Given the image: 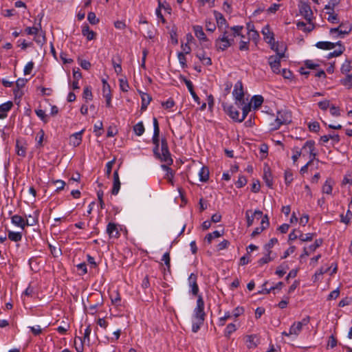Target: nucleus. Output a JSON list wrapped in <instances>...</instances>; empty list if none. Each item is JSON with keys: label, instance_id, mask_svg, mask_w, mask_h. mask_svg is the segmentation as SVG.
I'll return each instance as SVG.
<instances>
[{"label": "nucleus", "instance_id": "obj_1", "mask_svg": "<svg viewBox=\"0 0 352 352\" xmlns=\"http://www.w3.org/2000/svg\"><path fill=\"white\" fill-rule=\"evenodd\" d=\"M206 317L204 301L201 296H198L196 307L192 316V331L197 333L204 324Z\"/></svg>", "mask_w": 352, "mask_h": 352}, {"label": "nucleus", "instance_id": "obj_2", "mask_svg": "<svg viewBox=\"0 0 352 352\" xmlns=\"http://www.w3.org/2000/svg\"><path fill=\"white\" fill-rule=\"evenodd\" d=\"M292 122V113L287 109H281L277 111L276 119L270 123V130L276 131L282 125L288 124Z\"/></svg>", "mask_w": 352, "mask_h": 352}, {"label": "nucleus", "instance_id": "obj_3", "mask_svg": "<svg viewBox=\"0 0 352 352\" xmlns=\"http://www.w3.org/2000/svg\"><path fill=\"white\" fill-rule=\"evenodd\" d=\"M243 29V27L241 25H234L233 27L226 26V29L220 30L221 34L217 38L234 43V38L241 35V32Z\"/></svg>", "mask_w": 352, "mask_h": 352}, {"label": "nucleus", "instance_id": "obj_4", "mask_svg": "<svg viewBox=\"0 0 352 352\" xmlns=\"http://www.w3.org/2000/svg\"><path fill=\"white\" fill-rule=\"evenodd\" d=\"M304 150L309 149V160L307 163L301 167L300 173L304 175L307 173L309 166L314 164V161L319 162L316 158L317 153L316 152L315 142L314 140H307L303 145Z\"/></svg>", "mask_w": 352, "mask_h": 352}, {"label": "nucleus", "instance_id": "obj_5", "mask_svg": "<svg viewBox=\"0 0 352 352\" xmlns=\"http://www.w3.org/2000/svg\"><path fill=\"white\" fill-rule=\"evenodd\" d=\"M154 155L160 161L166 163L168 165H171L173 162L171 154L168 149L167 141L164 138L161 140V153L158 151V153Z\"/></svg>", "mask_w": 352, "mask_h": 352}, {"label": "nucleus", "instance_id": "obj_6", "mask_svg": "<svg viewBox=\"0 0 352 352\" xmlns=\"http://www.w3.org/2000/svg\"><path fill=\"white\" fill-rule=\"evenodd\" d=\"M310 317L306 316L301 321L294 322L289 327L288 334L292 336L295 339L300 333L303 326H306L309 323Z\"/></svg>", "mask_w": 352, "mask_h": 352}, {"label": "nucleus", "instance_id": "obj_7", "mask_svg": "<svg viewBox=\"0 0 352 352\" xmlns=\"http://www.w3.org/2000/svg\"><path fill=\"white\" fill-rule=\"evenodd\" d=\"M232 95L236 105H243L244 104V92L241 81L239 80L235 83Z\"/></svg>", "mask_w": 352, "mask_h": 352}, {"label": "nucleus", "instance_id": "obj_8", "mask_svg": "<svg viewBox=\"0 0 352 352\" xmlns=\"http://www.w3.org/2000/svg\"><path fill=\"white\" fill-rule=\"evenodd\" d=\"M222 107L223 108L224 111L226 113L229 117L232 119L234 121L237 122H241L240 120L241 116L238 109L234 107L232 104L228 103H223Z\"/></svg>", "mask_w": 352, "mask_h": 352}, {"label": "nucleus", "instance_id": "obj_9", "mask_svg": "<svg viewBox=\"0 0 352 352\" xmlns=\"http://www.w3.org/2000/svg\"><path fill=\"white\" fill-rule=\"evenodd\" d=\"M285 53L284 52H278V56H271L268 58L269 65L271 67L273 72L276 74L280 73V59L284 57Z\"/></svg>", "mask_w": 352, "mask_h": 352}, {"label": "nucleus", "instance_id": "obj_10", "mask_svg": "<svg viewBox=\"0 0 352 352\" xmlns=\"http://www.w3.org/2000/svg\"><path fill=\"white\" fill-rule=\"evenodd\" d=\"M160 127L158 121L156 118H153V135L152 138V142L154 144L153 153L157 154L160 148Z\"/></svg>", "mask_w": 352, "mask_h": 352}, {"label": "nucleus", "instance_id": "obj_11", "mask_svg": "<svg viewBox=\"0 0 352 352\" xmlns=\"http://www.w3.org/2000/svg\"><path fill=\"white\" fill-rule=\"evenodd\" d=\"M300 14L308 21L313 19V12L309 3L301 1L298 6Z\"/></svg>", "mask_w": 352, "mask_h": 352}, {"label": "nucleus", "instance_id": "obj_12", "mask_svg": "<svg viewBox=\"0 0 352 352\" xmlns=\"http://www.w3.org/2000/svg\"><path fill=\"white\" fill-rule=\"evenodd\" d=\"M193 31L195 36L199 40L201 44H205L207 47L210 45V43L204 32L203 28L201 25H194Z\"/></svg>", "mask_w": 352, "mask_h": 352}, {"label": "nucleus", "instance_id": "obj_13", "mask_svg": "<svg viewBox=\"0 0 352 352\" xmlns=\"http://www.w3.org/2000/svg\"><path fill=\"white\" fill-rule=\"evenodd\" d=\"M250 210H247L245 212L248 227L252 226L254 219L258 220L263 218V212L261 210H256L251 215L250 214Z\"/></svg>", "mask_w": 352, "mask_h": 352}, {"label": "nucleus", "instance_id": "obj_14", "mask_svg": "<svg viewBox=\"0 0 352 352\" xmlns=\"http://www.w3.org/2000/svg\"><path fill=\"white\" fill-rule=\"evenodd\" d=\"M188 285L191 288V292L194 296H197L199 292V286L197 285V275L192 273L188 278Z\"/></svg>", "mask_w": 352, "mask_h": 352}, {"label": "nucleus", "instance_id": "obj_15", "mask_svg": "<svg viewBox=\"0 0 352 352\" xmlns=\"http://www.w3.org/2000/svg\"><path fill=\"white\" fill-rule=\"evenodd\" d=\"M351 31V26L350 25L341 24L336 28H331L330 33L331 34H337L338 36L348 34Z\"/></svg>", "mask_w": 352, "mask_h": 352}, {"label": "nucleus", "instance_id": "obj_16", "mask_svg": "<svg viewBox=\"0 0 352 352\" xmlns=\"http://www.w3.org/2000/svg\"><path fill=\"white\" fill-rule=\"evenodd\" d=\"M260 343V339L256 334L245 336V344L248 349H254Z\"/></svg>", "mask_w": 352, "mask_h": 352}, {"label": "nucleus", "instance_id": "obj_17", "mask_svg": "<svg viewBox=\"0 0 352 352\" xmlns=\"http://www.w3.org/2000/svg\"><path fill=\"white\" fill-rule=\"evenodd\" d=\"M270 225L269 219L267 215H265L261 220V226L256 228L252 232L251 236L252 237L256 236L266 229Z\"/></svg>", "mask_w": 352, "mask_h": 352}, {"label": "nucleus", "instance_id": "obj_18", "mask_svg": "<svg viewBox=\"0 0 352 352\" xmlns=\"http://www.w3.org/2000/svg\"><path fill=\"white\" fill-rule=\"evenodd\" d=\"M113 187L111 189V193L113 195H118V193L120 190V185H121V183L120 181V177H119V174H118V168L116 169L113 172Z\"/></svg>", "mask_w": 352, "mask_h": 352}, {"label": "nucleus", "instance_id": "obj_19", "mask_svg": "<svg viewBox=\"0 0 352 352\" xmlns=\"http://www.w3.org/2000/svg\"><path fill=\"white\" fill-rule=\"evenodd\" d=\"M13 107L12 101H8L0 105V120L4 119L8 116V112L10 111Z\"/></svg>", "mask_w": 352, "mask_h": 352}, {"label": "nucleus", "instance_id": "obj_20", "mask_svg": "<svg viewBox=\"0 0 352 352\" xmlns=\"http://www.w3.org/2000/svg\"><path fill=\"white\" fill-rule=\"evenodd\" d=\"M97 298L96 299V302L93 305H90L88 307L89 314L91 315H94L98 310V308L101 307L103 305V298L101 295H96Z\"/></svg>", "mask_w": 352, "mask_h": 352}, {"label": "nucleus", "instance_id": "obj_21", "mask_svg": "<svg viewBox=\"0 0 352 352\" xmlns=\"http://www.w3.org/2000/svg\"><path fill=\"white\" fill-rule=\"evenodd\" d=\"M107 233L109 234L110 238H118L120 236V232L117 228V225L114 223H109L107 226Z\"/></svg>", "mask_w": 352, "mask_h": 352}, {"label": "nucleus", "instance_id": "obj_22", "mask_svg": "<svg viewBox=\"0 0 352 352\" xmlns=\"http://www.w3.org/2000/svg\"><path fill=\"white\" fill-rule=\"evenodd\" d=\"M214 16L219 30H223L226 29V26H228L225 17L221 13L215 11Z\"/></svg>", "mask_w": 352, "mask_h": 352}, {"label": "nucleus", "instance_id": "obj_23", "mask_svg": "<svg viewBox=\"0 0 352 352\" xmlns=\"http://www.w3.org/2000/svg\"><path fill=\"white\" fill-rule=\"evenodd\" d=\"M109 296L112 305L117 307L122 305L121 296L118 290L111 292Z\"/></svg>", "mask_w": 352, "mask_h": 352}, {"label": "nucleus", "instance_id": "obj_24", "mask_svg": "<svg viewBox=\"0 0 352 352\" xmlns=\"http://www.w3.org/2000/svg\"><path fill=\"white\" fill-rule=\"evenodd\" d=\"M232 45L233 43L230 42H227L219 38H217L214 41V46L217 51H225Z\"/></svg>", "mask_w": 352, "mask_h": 352}, {"label": "nucleus", "instance_id": "obj_25", "mask_svg": "<svg viewBox=\"0 0 352 352\" xmlns=\"http://www.w3.org/2000/svg\"><path fill=\"white\" fill-rule=\"evenodd\" d=\"M11 222L16 226L21 228L22 230H24L26 223L25 220L20 215L14 214L11 217Z\"/></svg>", "mask_w": 352, "mask_h": 352}, {"label": "nucleus", "instance_id": "obj_26", "mask_svg": "<svg viewBox=\"0 0 352 352\" xmlns=\"http://www.w3.org/2000/svg\"><path fill=\"white\" fill-rule=\"evenodd\" d=\"M262 34L263 35L264 40H265L267 43L272 44V42L274 41V34L270 31L268 25H266L263 28Z\"/></svg>", "mask_w": 352, "mask_h": 352}, {"label": "nucleus", "instance_id": "obj_27", "mask_svg": "<svg viewBox=\"0 0 352 352\" xmlns=\"http://www.w3.org/2000/svg\"><path fill=\"white\" fill-rule=\"evenodd\" d=\"M82 34L85 36L88 41H91L96 37V33L93 30H91L89 25L87 24L82 26Z\"/></svg>", "mask_w": 352, "mask_h": 352}, {"label": "nucleus", "instance_id": "obj_28", "mask_svg": "<svg viewBox=\"0 0 352 352\" xmlns=\"http://www.w3.org/2000/svg\"><path fill=\"white\" fill-rule=\"evenodd\" d=\"M169 166L170 165L168 164H162L161 168L166 172L165 178L168 181L169 183L173 185L174 173L173 170L169 167Z\"/></svg>", "mask_w": 352, "mask_h": 352}, {"label": "nucleus", "instance_id": "obj_29", "mask_svg": "<svg viewBox=\"0 0 352 352\" xmlns=\"http://www.w3.org/2000/svg\"><path fill=\"white\" fill-rule=\"evenodd\" d=\"M83 131L76 132L71 135L70 144L74 146H78L80 144L82 141V134Z\"/></svg>", "mask_w": 352, "mask_h": 352}, {"label": "nucleus", "instance_id": "obj_30", "mask_svg": "<svg viewBox=\"0 0 352 352\" xmlns=\"http://www.w3.org/2000/svg\"><path fill=\"white\" fill-rule=\"evenodd\" d=\"M333 184L334 182L333 179L328 178L322 187V192L327 195H331L332 193Z\"/></svg>", "mask_w": 352, "mask_h": 352}, {"label": "nucleus", "instance_id": "obj_31", "mask_svg": "<svg viewBox=\"0 0 352 352\" xmlns=\"http://www.w3.org/2000/svg\"><path fill=\"white\" fill-rule=\"evenodd\" d=\"M91 332V328L90 325H88L85 329L83 337H76L79 341H82V343H86L87 345L90 344V334Z\"/></svg>", "mask_w": 352, "mask_h": 352}, {"label": "nucleus", "instance_id": "obj_32", "mask_svg": "<svg viewBox=\"0 0 352 352\" xmlns=\"http://www.w3.org/2000/svg\"><path fill=\"white\" fill-rule=\"evenodd\" d=\"M239 36H241V41L239 42V49L240 51H248L249 50V44H250V38H246L244 35L241 34Z\"/></svg>", "mask_w": 352, "mask_h": 352}, {"label": "nucleus", "instance_id": "obj_33", "mask_svg": "<svg viewBox=\"0 0 352 352\" xmlns=\"http://www.w3.org/2000/svg\"><path fill=\"white\" fill-rule=\"evenodd\" d=\"M297 28L299 30H301L304 32H309L313 30L314 26V24L311 22H308V24L305 23L303 21H299L296 24Z\"/></svg>", "mask_w": 352, "mask_h": 352}, {"label": "nucleus", "instance_id": "obj_34", "mask_svg": "<svg viewBox=\"0 0 352 352\" xmlns=\"http://www.w3.org/2000/svg\"><path fill=\"white\" fill-rule=\"evenodd\" d=\"M39 212L36 210L34 212L33 215L30 214L28 218L25 220L26 226H32L38 223Z\"/></svg>", "mask_w": 352, "mask_h": 352}, {"label": "nucleus", "instance_id": "obj_35", "mask_svg": "<svg viewBox=\"0 0 352 352\" xmlns=\"http://www.w3.org/2000/svg\"><path fill=\"white\" fill-rule=\"evenodd\" d=\"M302 150H304L303 146H302V148L295 146L292 148V151L293 153L292 159L294 164L297 162L298 158L302 155Z\"/></svg>", "mask_w": 352, "mask_h": 352}, {"label": "nucleus", "instance_id": "obj_36", "mask_svg": "<svg viewBox=\"0 0 352 352\" xmlns=\"http://www.w3.org/2000/svg\"><path fill=\"white\" fill-rule=\"evenodd\" d=\"M199 180L206 182L209 179V170L206 166H202L199 171Z\"/></svg>", "mask_w": 352, "mask_h": 352}, {"label": "nucleus", "instance_id": "obj_37", "mask_svg": "<svg viewBox=\"0 0 352 352\" xmlns=\"http://www.w3.org/2000/svg\"><path fill=\"white\" fill-rule=\"evenodd\" d=\"M196 56L201 61V63L205 65H211L212 60L210 57L206 55L205 52H197L196 54Z\"/></svg>", "mask_w": 352, "mask_h": 352}, {"label": "nucleus", "instance_id": "obj_38", "mask_svg": "<svg viewBox=\"0 0 352 352\" xmlns=\"http://www.w3.org/2000/svg\"><path fill=\"white\" fill-rule=\"evenodd\" d=\"M239 107H241L242 109V116H241L240 120L241 122H243L245 118L247 117L248 114L250 111L251 109V104L250 103H246L244 100V104L243 105H237Z\"/></svg>", "mask_w": 352, "mask_h": 352}, {"label": "nucleus", "instance_id": "obj_39", "mask_svg": "<svg viewBox=\"0 0 352 352\" xmlns=\"http://www.w3.org/2000/svg\"><path fill=\"white\" fill-rule=\"evenodd\" d=\"M141 98H142L141 109L146 110L148 105L149 104L150 102L151 101V99H152L151 96L148 94L142 93Z\"/></svg>", "mask_w": 352, "mask_h": 352}, {"label": "nucleus", "instance_id": "obj_40", "mask_svg": "<svg viewBox=\"0 0 352 352\" xmlns=\"http://www.w3.org/2000/svg\"><path fill=\"white\" fill-rule=\"evenodd\" d=\"M102 95H103V97L106 99V106L107 107H111V88H108L106 86V88L102 89Z\"/></svg>", "mask_w": 352, "mask_h": 352}, {"label": "nucleus", "instance_id": "obj_41", "mask_svg": "<svg viewBox=\"0 0 352 352\" xmlns=\"http://www.w3.org/2000/svg\"><path fill=\"white\" fill-rule=\"evenodd\" d=\"M263 180L265 181L266 185L272 188V186H273V179H272V175H271V173L270 172L269 169L266 170L265 169L264 170V173H263Z\"/></svg>", "mask_w": 352, "mask_h": 352}, {"label": "nucleus", "instance_id": "obj_42", "mask_svg": "<svg viewBox=\"0 0 352 352\" xmlns=\"http://www.w3.org/2000/svg\"><path fill=\"white\" fill-rule=\"evenodd\" d=\"M316 46L322 50H331L335 47L336 44L328 41H319Z\"/></svg>", "mask_w": 352, "mask_h": 352}, {"label": "nucleus", "instance_id": "obj_43", "mask_svg": "<svg viewBox=\"0 0 352 352\" xmlns=\"http://www.w3.org/2000/svg\"><path fill=\"white\" fill-rule=\"evenodd\" d=\"M340 222L344 223L345 225H349L351 223V220L352 219V212L349 209L347 210L345 214L343 213L340 214Z\"/></svg>", "mask_w": 352, "mask_h": 352}, {"label": "nucleus", "instance_id": "obj_44", "mask_svg": "<svg viewBox=\"0 0 352 352\" xmlns=\"http://www.w3.org/2000/svg\"><path fill=\"white\" fill-rule=\"evenodd\" d=\"M8 237L12 241L19 242L22 239V234L19 232L9 231Z\"/></svg>", "mask_w": 352, "mask_h": 352}, {"label": "nucleus", "instance_id": "obj_45", "mask_svg": "<svg viewBox=\"0 0 352 352\" xmlns=\"http://www.w3.org/2000/svg\"><path fill=\"white\" fill-rule=\"evenodd\" d=\"M263 102V97L260 95L254 96L252 98L251 103L254 109L260 107Z\"/></svg>", "mask_w": 352, "mask_h": 352}, {"label": "nucleus", "instance_id": "obj_46", "mask_svg": "<svg viewBox=\"0 0 352 352\" xmlns=\"http://www.w3.org/2000/svg\"><path fill=\"white\" fill-rule=\"evenodd\" d=\"M237 328L234 323L228 324L224 330V336L229 338L232 333L236 331Z\"/></svg>", "mask_w": 352, "mask_h": 352}, {"label": "nucleus", "instance_id": "obj_47", "mask_svg": "<svg viewBox=\"0 0 352 352\" xmlns=\"http://www.w3.org/2000/svg\"><path fill=\"white\" fill-rule=\"evenodd\" d=\"M41 28V22H39L36 26L26 28L25 30V32L28 35H34L35 36L38 33Z\"/></svg>", "mask_w": 352, "mask_h": 352}, {"label": "nucleus", "instance_id": "obj_48", "mask_svg": "<svg viewBox=\"0 0 352 352\" xmlns=\"http://www.w3.org/2000/svg\"><path fill=\"white\" fill-rule=\"evenodd\" d=\"M16 152L19 156L25 157L26 154V148L19 140L16 143Z\"/></svg>", "mask_w": 352, "mask_h": 352}, {"label": "nucleus", "instance_id": "obj_49", "mask_svg": "<svg viewBox=\"0 0 352 352\" xmlns=\"http://www.w3.org/2000/svg\"><path fill=\"white\" fill-rule=\"evenodd\" d=\"M133 131L138 136H141L145 131L142 122H139L133 126Z\"/></svg>", "mask_w": 352, "mask_h": 352}, {"label": "nucleus", "instance_id": "obj_50", "mask_svg": "<svg viewBox=\"0 0 352 352\" xmlns=\"http://www.w3.org/2000/svg\"><path fill=\"white\" fill-rule=\"evenodd\" d=\"M112 65L117 74H120L122 69L121 67V59L119 56L117 57V60L115 58H112Z\"/></svg>", "mask_w": 352, "mask_h": 352}, {"label": "nucleus", "instance_id": "obj_51", "mask_svg": "<svg viewBox=\"0 0 352 352\" xmlns=\"http://www.w3.org/2000/svg\"><path fill=\"white\" fill-rule=\"evenodd\" d=\"M352 69L351 62L349 60H346L342 65L340 70L342 74L349 73Z\"/></svg>", "mask_w": 352, "mask_h": 352}, {"label": "nucleus", "instance_id": "obj_52", "mask_svg": "<svg viewBox=\"0 0 352 352\" xmlns=\"http://www.w3.org/2000/svg\"><path fill=\"white\" fill-rule=\"evenodd\" d=\"M316 236V233H307L302 234L301 232L299 234V239L302 241H311L313 240L314 237Z\"/></svg>", "mask_w": 352, "mask_h": 352}, {"label": "nucleus", "instance_id": "obj_53", "mask_svg": "<svg viewBox=\"0 0 352 352\" xmlns=\"http://www.w3.org/2000/svg\"><path fill=\"white\" fill-rule=\"evenodd\" d=\"M82 97L87 100H91L93 95L91 92V88L89 86H87L83 89Z\"/></svg>", "mask_w": 352, "mask_h": 352}, {"label": "nucleus", "instance_id": "obj_54", "mask_svg": "<svg viewBox=\"0 0 352 352\" xmlns=\"http://www.w3.org/2000/svg\"><path fill=\"white\" fill-rule=\"evenodd\" d=\"M329 269H330V267H326V268H324L323 267H320V268L318 270H317V271L316 272V273L314 274V281L315 282V281L318 280L320 278V277L322 274H324L327 273V272L329 270Z\"/></svg>", "mask_w": 352, "mask_h": 352}, {"label": "nucleus", "instance_id": "obj_55", "mask_svg": "<svg viewBox=\"0 0 352 352\" xmlns=\"http://www.w3.org/2000/svg\"><path fill=\"white\" fill-rule=\"evenodd\" d=\"M278 243V239L276 238H272L270 240V241L265 245L264 249L266 251V252L271 253V249L276 244Z\"/></svg>", "mask_w": 352, "mask_h": 352}, {"label": "nucleus", "instance_id": "obj_56", "mask_svg": "<svg viewBox=\"0 0 352 352\" xmlns=\"http://www.w3.org/2000/svg\"><path fill=\"white\" fill-rule=\"evenodd\" d=\"M248 38H250V41H253L255 44H257L258 41H259V34L256 30H252L251 32H248Z\"/></svg>", "mask_w": 352, "mask_h": 352}, {"label": "nucleus", "instance_id": "obj_57", "mask_svg": "<svg viewBox=\"0 0 352 352\" xmlns=\"http://www.w3.org/2000/svg\"><path fill=\"white\" fill-rule=\"evenodd\" d=\"M221 236V234L218 231L215 230L212 233H209L206 235L205 239L208 243H210L213 239L218 238Z\"/></svg>", "mask_w": 352, "mask_h": 352}, {"label": "nucleus", "instance_id": "obj_58", "mask_svg": "<svg viewBox=\"0 0 352 352\" xmlns=\"http://www.w3.org/2000/svg\"><path fill=\"white\" fill-rule=\"evenodd\" d=\"M271 253L267 252L265 255L258 261V263L260 266L269 263L273 260V258L270 256Z\"/></svg>", "mask_w": 352, "mask_h": 352}, {"label": "nucleus", "instance_id": "obj_59", "mask_svg": "<svg viewBox=\"0 0 352 352\" xmlns=\"http://www.w3.org/2000/svg\"><path fill=\"white\" fill-rule=\"evenodd\" d=\"M162 6H163V3L160 1H158V7L155 10V14L157 15V17L159 19H160L163 23H164L166 22V20H165L164 17L163 16L162 12H161Z\"/></svg>", "mask_w": 352, "mask_h": 352}, {"label": "nucleus", "instance_id": "obj_60", "mask_svg": "<svg viewBox=\"0 0 352 352\" xmlns=\"http://www.w3.org/2000/svg\"><path fill=\"white\" fill-rule=\"evenodd\" d=\"M87 20L92 25H96L99 22V19L96 17L94 12H90L87 14Z\"/></svg>", "mask_w": 352, "mask_h": 352}, {"label": "nucleus", "instance_id": "obj_61", "mask_svg": "<svg viewBox=\"0 0 352 352\" xmlns=\"http://www.w3.org/2000/svg\"><path fill=\"white\" fill-rule=\"evenodd\" d=\"M35 113L36 116L45 123L48 122L47 116L45 114V111L42 109H36Z\"/></svg>", "mask_w": 352, "mask_h": 352}, {"label": "nucleus", "instance_id": "obj_62", "mask_svg": "<svg viewBox=\"0 0 352 352\" xmlns=\"http://www.w3.org/2000/svg\"><path fill=\"white\" fill-rule=\"evenodd\" d=\"M120 89L124 92H127L129 89V85L126 79L119 80Z\"/></svg>", "mask_w": 352, "mask_h": 352}, {"label": "nucleus", "instance_id": "obj_63", "mask_svg": "<svg viewBox=\"0 0 352 352\" xmlns=\"http://www.w3.org/2000/svg\"><path fill=\"white\" fill-rule=\"evenodd\" d=\"M247 184V179L245 177L241 175L239 176L238 180L236 182L235 185L236 188H241Z\"/></svg>", "mask_w": 352, "mask_h": 352}, {"label": "nucleus", "instance_id": "obj_64", "mask_svg": "<svg viewBox=\"0 0 352 352\" xmlns=\"http://www.w3.org/2000/svg\"><path fill=\"white\" fill-rule=\"evenodd\" d=\"M341 82L343 85L352 87V74H348Z\"/></svg>", "mask_w": 352, "mask_h": 352}]
</instances>
